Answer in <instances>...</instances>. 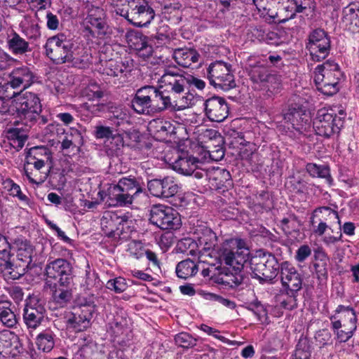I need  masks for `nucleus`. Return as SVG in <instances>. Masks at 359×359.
<instances>
[{"instance_id":"f257e3e1","label":"nucleus","mask_w":359,"mask_h":359,"mask_svg":"<svg viewBox=\"0 0 359 359\" xmlns=\"http://www.w3.org/2000/svg\"><path fill=\"white\" fill-rule=\"evenodd\" d=\"M111 4L114 12L136 27L148 25L155 16L146 0H111Z\"/></svg>"},{"instance_id":"f03ea898","label":"nucleus","mask_w":359,"mask_h":359,"mask_svg":"<svg viewBox=\"0 0 359 359\" xmlns=\"http://www.w3.org/2000/svg\"><path fill=\"white\" fill-rule=\"evenodd\" d=\"M7 97H14L13 106L17 117L26 126L31 127L41 112V100L38 95L31 92L15 93V91Z\"/></svg>"},{"instance_id":"7ed1b4c3","label":"nucleus","mask_w":359,"mask_h":359,"mask_svg":"<svg viewBox=\"0 0 359 359\" xmlns=\"http://www.w3.org/2000/svg\"><path fill=\"white\" fill-rule=\"evenodd\" d=\"M346 116V111L341 105L324 107L318 110L313 121V128L318 135L329 137L339 133Z\"/></svg>"},{"instance_id":"20e7f679","label":"nucleus","mask_w":359,"mask_h":359,"mask_svg":"<svg viewBox=\"0 0 359 359\" xmlns=\"http://www.w3.org/2000/svg\"><path fill=\"white\" fill-rule=\"evenodd\" d=\"M341 76L339 65L334 61L327 60L315 68V84L317 89L324 95H332L338 92Z\"/></svg>"},{"instance_id":"39448f33","label":"nucleus","mask_w":359,"mask_h":359,"mask_svg":"<svg viewBox=\"0 0 359 359\" xmlns=\"http://www.w3.org/2000/svg\"><path fill=\"white\" fill-rule=\"evenodd\" d=\"M249 254L250 250L245 240L231 238L223 243L219 259L234 271H240L246 262Z\"/></svg>"},{"instance_id":"423d86ee","label":"nucleus","mask_w":359,"mask_h":359,"mask_svg":"<svg viewBox=\"0 0 359 359\" xmlns=\"http://www.w3.org/2000/svg\"><path fill=\"white\" fill-rule=\"evenodd\" d=\"M46 55L57 65L70 63L73 60V43L64 34L50 37L45 44Z\"/></svg>"},{"instance_id":"0eeeda50","label":"nucleus","mask_w":359,"mask_h":359,"mask_svg":"<svg viewBox=\"0 0 359 359\" xmlns=\"http://www.w3.org/2000/svg\"><path fill=\"white\" fill-rule=\"evenodd\" d=\"M280 276L283 288L286 294L290 295L291 303L287 304L285 302H283L281 304L284 308L292 309L295 304V294L302 287V276L292 264L287 262L280 264Z\"/></svg>"},{"instance_id":"6e6552de","label":"nucleus","mask_w":359,"mask_h":359,"mask_svg":"<svg viewBox=\"0 0 359 359\" xmlns=\"http://www.w3.org/2000/svg\"><path fill=\"white\" fill-rule=\"evenodd\" d=\"M95 312L93 302L81 304V306L65 316L67 329L70 332H80L90 326L93 313Z\"/></svg>"},{"instance_id":"1a4fd4ad","label":"nucleus","mask_w":359,"mask_h":359,"mask_svg":"<svg viewBox=\"0 0 359 359\" xmlns=\"http://www.w3.org/2000/svg\"><path fill=\"white\" fill-rule=\"evenodd\" d=\"M149 220L161 229H177L181 225L178 212L172 208L162 204L151 207Z\"/></svg>"},{"instance_id":"9d476101","label":"nucleus","mask_w":359,"mask_h":359,"mask_svg":"<svg viewBox=\"0 0 359 359\" xmlns=\"http://www.w3.org/2000/svg\"><path fill=\"white\" fill-rule=\"evenodd\" d=\"M208 78L210 84L223 90L226 91L236 86L231 65L222 61H217L209 66Z\"/></svg>"},{"instance_id":"9b49d317","label":"nucleus","mask_w":359,"mask_h":359,"mask_svg":"<svg viewBox=\"0 0 359 359\" xmlns=\"http://www.w3.org/2000/svg\"><path fill=\"white\" fill-rule=\"evenodd\" d=\"M280 267L274 256L254 257L250 261L252 276L261 283L271 282L277 276Z\"/></svg>"},{"instance_id":"f8f14e48","label":"nucleus","mask_w":359,"mask_h":359,"mask_svg":"<svg viewBox=\"0 0 359 359\" xmlns=\"http://www.w3.org/2000/svg\"><path fill=\"white\" fill-rule=\"evenodd\" d=\"M46 283L50 286L53 280L58 278L60 285L68 287L72 282L71 265L65 259H57L46 265Z\"/></svg>"},{"instance_id":"ddd939ff","label":"nucleus","mask_w":359,"mask_h":359,"mask_svg":"<svg viewBox=\"0 0 359 359\" xmlns=\"http://www.w3.org/2000/svg\"><path fill=\"white\" fill-rule=\"evenodd\" d=\"M307 48L313 61H320L325 59L330 50V41L323 29L313 30L309 35Z\"/></svg>"},{"instance_id":"4468645a","label":"nucleus","mask_w":359,"mask_h":359,"mask_svg":"<svg viewBox=\"0 0 359 359\" xmlns=\"http://www.w3.org/2000/svg\"><path fill=\"white\" fill-rule=\"evenodd\" d=\"M203 163L197 158L184 154L178 156L172 163L174 170L184 175H194L197 179H201L207 175V171L202 168Z\"/></svg>"},{"instance_id":"2eb2a0df","label":"nucleus","mask_w":359,"mask_h":359,"mask_svg":"<svg viewBox=\"0 0 359 359\" xmlns=\"http://www.w3.org/2000/svg\"><path fill=\"white\" fill-rule=\"evenodd\" d=\"M193 240L199 252L203 254L202 258L212 257V253L215 250L217 243V238L215 232L206 226H198L194 229Z\"/></svg>"},{"instance_id":"dca6fc26","label":"nucleus","mask_w":359,"mask_h":359,"mask_svg":"<svg viewBox=\"0 0 359 359\" xmlns=\"http://www.w3.org/2000/svg\"><path fill=\"white\" fill-rule=\"evenodd\" d=\"M216 269L215 264H210L208 260L200 257L196 264L190 259L179 262L176 266L177 276L182 279H187L196 274L198 270H201L203 276H210L212 270Z\"/></svg>"},{"instance_id":"f3484780","label":"nucleus","mask_w":359,"mask_h":359,"mask_svg":"<svg viewBox=\"0 0 359 359\" xmlns=\"http://www.w3.org/2000/svg\"><path fill=\"white\" fill-rule=\"evenodd\" d=\"M46 309L35 298H30L23 312V320L29 329L36 330L45 319Z\"/></svg>"},{"instance_id":"a211bd4d","label":"nucleus","mask_w":359,"mask_h":359,"mask_svg":"<svg viewBox=\"0 0 359 359\" xmlns=\"http://www.w3.org/2000/svg\"><path fill=\"white\" fill-rule=\"evenodd\" d=\"M249 74L254 83H260L271 93H275L279 88L280 81L278 77L269 74L267 68L262 65L252 66Z\"/></svg>"},{"instance_id":"6ab92c4d","label":"nucleus","mask_w":359,"mask_h":359,"mask_svg":"<svg viewBox=\"0 0 359 359\" xmlns=\"http://www.w3.org/2000/svg\"><path fill=\"white\" fill-rule=\"evenodd\" d=\"M204 107L205 114L211 121L222 122L228 116L229 107L222 97L209 98L205 102Z\"/></svg>"},{"instance_id":"aec40b11","label":"nucleus","mask_w":359,"mask_h":359,"mask_svg":"<svg viewBox=\"0 0 359 359\" xmlns=\"http://www.w3.org/2000/svg\"><path fill=\"white\" fill-rule=\"evenodd\" d=\"M104 11L99 7L91 8L86 18V22L93 35L102 38L108 33L109 27L104 18Z\"/></svg>"},{"instance_id":"412c9836","label":"nucleus","mask_w":359,"mask_h":359,"mask_svg":"<svg viewBox=\"0 0 359 359\" xmlns=\"http://www.w3.org/2000/svg\"><path fill=\"white\" fill-rule=\"evenodd\" d=\"M331 329L340 328L345 325H357V316L350 306L339 305L334 313L330 316Z\"/></svg>"},{"instance_id":"4be33fe9","label":"nucleus","mask_w":359,"mask_h":359,"mask_svg":"<svg viewBox=\"0 0 359 359\" xmlns=\"http://www.w3.org/2000/svg\"><path fill=\"white\" fill-rule=\"evenodd\" d=\"M126 39L129 47L137 50L140 57H148L152 54L153 48L149 44L147 36L142 33L135 30L128 31Z\"/></svg>"},{"instance_id":"5701e85b","label":"nucleus","mask_w":359,"mask_h":359,"mask_svg":"<svg viewBox=\"0 0 359 359\" xmlns=\"http://www.w3.org/2000/svg\"><path fill=\"white\" fill-rule=\"evenodd\" d=\"M160 88L165 87L166 90L175 94H180L184 90L187 83V78L182 75L167 70L158 80Z\"/></svg>"},{"instance_id":"b1692460","label":"nucleus","mask_w":359,"mask_h":359,"mask_svg":"<svg viewBox=\"0 0 359 359\" xmlns=\"http://www.w3.org/2000/svg\"><path fill=\"white\" fill-rule=\"evenodd\" d=\"M150 86L139 88L132 100V107L138 114H149L152 112Z\"/></svg>"},{"instance_id":"393cba45","label":"nucleus","mask_w":359,"mask_h":359,"mask_svg":"<svg viewBox=\"0 0 359 359\" xmlns=\"http://www.w3.org/2000/svg\"><path fill=\"white\" fill-rule=\"evenodd\" d=\"M10 80L6 86L13 88H18L22 87L26 88L29 87L33 82L34 74L27 67L22 66L14 69L9 76Z\"/></svg>"},{"instance_id":"a878e982","label":"nucleus","mask_w":359,"mask_h":359,"mask_svg":"<svg viewBox=\"0 0 359 359\" xmlns=\"http://www.w3.org/2000/svg\"><path fill=\"white\" fill-rule=\"evenodd\" d=\"M6 42L7 49L14 55H22L31 51L29 42L13 30L7 33Z\"/></svg>"},{"instance_id":"bb28decb","label":"nucleus","mask_w":359,"mask_h":359,"mask_svg":"<svg viewBox=\"0 0 359 359\" xmlns=\"http://www.w3.org/2000/svg\"><path fill=\"white\" fill-rule=\"evenodd\" d=\"M13 248L16 250V256L19 261L27 267L32 262L34 254L33 246L29 241L23 238H17L13 243Z\"/></svg>"},{"instance_id":"cd10ccee","label":"nucleus","mask_w":359,"mask_h":359,"mask_svg":"<svg viewBox=\"0 0 359 359\" xmlns=\"http://www.w3.org/2000/svg\"><path fill=\"white\" fill-rule=\"evenodd\" d=\"M150 87L152 112L161 111L168 109L173 110V102L171 101L170 96L165 95L156 87L153 86H150Z\"/></svg>"},{"instance_id":"c85d7f7f","label":"nucleus","mask_w":359,"mask_h":359,"mask_svg":"<svg viewBox=\"0 0 359 359\" xmlns=\"http://www.w3.org/2000/svg\"><path fill=\"white\" fill-rule=\"evenodd\" d=\"M137 196L131 193L121 191L118 188L111 187L107 202L111 206H128L133 203Z\"/></svg>"},{"instance_id":"c756f323","label":"nucleus","mask_w":359,"mask_h":359,"mask_svg":"<svg viewBox=\"0 0 359 359\" xmlns=\"http://www.w3.org/2000/svg\"><path fill=\"white\" fill-rule=\"evenodd\" d=\"M199 54L191 48H180L174 52L176 62L184 67H189L192 64L198 61Z\"/></svg>"},{"instance_id":"7c9ffc66","label":"nucleus","mask_w":359,"mask_h":359,"mask_svg":"<svg viewBox=\"0 0 359 359\" xmlns=\"http://www.w3.org/2000/svg\"><path fill=\"white\" fill-rule=\"evenodd\" d=\"M284 119L290 122L294 128L302 130L306 128V126L309 124V116L302 109H292L285 114Z\"/></svg>"},{"instance_id":"2f4dec72","label":"nucleus","mask_w":359,"mask_h":359,"mask_svg":"<svg viewBox=\"0 0 359 359\" xmlns=\"http://www.w3.org/2000/svg\"><path fill=\"white\" fill-rule=\"evenodd\" d=\"M11 244L7 238L0 233V271H3L9 269L12 266L11 259L13 256L11 252Z\"/></svg>"},{"instance_id":"473e14b6","label":"nucleus","mask_w":359,"mask_h":359,"mask_svg":"<svg viewBox=\"0 0 359 359\" xmlns=\"http://www.w3.org/2000/svg\"><path fill=\"white\" fill-rule=\"evenodd\" d=\"M343 21L353 32L359 31V5L350 4L343 10Z\"/></svg>"},{"instance_id":"72a5a7b5","label":"nucleus","mask_w":359,"mask_h":359,"mask_svg":"<svg viewBox=\"0 0 359 359\" xmlns=\"http://www.w3.org/2000/svg\"><path fill=\"white\" fill-rule=\"evenodd\" d=\"M23 34L29 39H36L41 36L40 27L36 20L30 16H25L20 23Z\"/></svg>"},{"instance_id":"f704fd0d","label":"nucleus","mask_w":359,"mask_h":359,"mask_svg":"<svg viewBox=\"0 0 359 359\" xmlns=\"http://www.w3.org/2000/svg\"><path fill=\"white\" fill-rule=\"evenodd\" d=\"M113 187L118 188L121 191L131 193L136 196H138V195L142 192V188L140 184L135 178H121L119 180L118 184Z\"/></svg>"},{"instance_id":"c9c22d12","label":"nucleus","mask_w":359,"mask_h":359,"mask_svg":"<svg viewBox=\"0 0 359 359\" xmlns=\"http://www.w3.org/2000/svg\"><path fill=\"white\" fill-rule=\"evenodd\" d=\"M55 336L50 330H45L39 334L36 341L38 348L43 352H50L55 346Z\"/></svg>"},{"instance_id":"e433bc0d","label":"nucleus","mask_w":359,"mask_h":359,"mask_svg":"<svg viewBox=\"0 0 359 359\" xmlns=\"http://www.w3.org/2000/svg\"><path fill=\"white\" fill-rule=\"evenodd\" d=\"M149 130L156 135H159L163 136L172 133L174 127L170 122L157 118L149 122Z\"/></svg>"},{"instance_id":"4c0bfd02","label":"nucleus","mask_w":359,"mask_h":359,"mask_svg":"<svg viewBox=\"0 0 359 359\" xmlns=\"http://www.w3.org/2000/svg\"><path fill=\"white\" fill-rule=\"evenodd\" d=\"M73 60L70 63L78 68H86L91 63V55L83 48H78L73 50Z\"/></svg>"},{"instance_id":"58836bf2","label":"nucleus","mask_w":359,"mask_h":359,"mask_svg":"<svg viewBox=\"0 0 359 359\" xmlns=\"http://www.w3.org/2000/svg\"><path fill=\"white\" fill-rule=\"evenodd\" d=\"M127 133L114 134L105 142L108 152L111 155H118L124 146V135Z\"/></svg>"},{"instance_id":"ea45409f","label":"nucleus","mask_w":359,"mask_h":359,"mask_svg":"<svg viewBox=\"0 0 359 359\" xmlns=\"http://www.w3.org/2000/svg\"><path fill=\"white\" fill-rule=\"evenodd\" d=\"M123 68L124 65L121 62L111 59L105 61L100 70L103 74L117 76L123 72Z\"/></svg>"},{"instance_id":"a19ab883","label":"nucleus","mask_w":359,"mask_h":359,"mask_svg":"<svg viewBox=\"0 0 359 359\" xmlns=\"http://www.w3.org/2000/svg\"><path fill=\"white\" fill-rule=\"evenodd\" d=\"M312 4V0H289L286 8L290 12L287 18H294L297 13H302L306 8H311Z\"/></svg>"},{"instance_id":"79ce46f5","label":"nucleus","mask_w":359,"mask_h":359,"mask_svg":"<svg viewBox=\"0 0 359 359\" xmlns=\"http://www.w3.org/2000/svg\"><path fill=\"white\" fill-rule=\"evenodd\" d=\"M258 12L261 17L269 22L284 23L286 21L290 20V18H287L288 15H285V18H281L278 11H276L275 9H271L269 6H266L263 11L258 10Z\"/></svg>"},{"instance_id":"37998d69","label":"nucleus","mask_w":359,"mask_h":359,"mask_svg":"<svg viewBox=\"0 0 359 359\" xmlns=\"http://www.w3.org/2000/svg\"><path fill=\"white\" fill-rule=\"evenodd\" d=\"M311 347L306 339H300L296 346V348L291 359H311Z\"/></svg>"},{"instance_id":"c03bdc74","label":"nucleus","mask_w":359,"mask_h":359,"mask_svg":"<svg viewBox=\"0 0 359 359\" xmlns=\"http://www.w3.org/2000/svg\"><path fill=\"white\" fill-rule=\"evenodd\" d=\"M0 320L4 325L8 327H13L17 323L15 313L4 304H0Z\"/></svg>"},{"instance_id":"a18cd8bd","label":"nucleus","mask_w":359,"mask_h":359,"mask_svg":"<svg viewBox=\"0 0 359 359\" xmlns=\"http://www.w3.org/2000/svg\"><path fill=\"white\" fill-rule=\"evenodd\" d=\"M357 329V325H345L340 328L332 329L336 335V339L340 343L348 341Z\"/></svg>"},{"instance_id":"49530a36","label":"nucleus","mask_w":359,"mask_h":359,"mask_svg":"<svg viewBox=\"0 0 359 359\" xmlns=\"http://www.w3.org/2000/svg\"><path fill=\"white\" fill-rule=\"evenodd\" d=\"M127 252L130 256L135 259H139L144 257L146 249L144 243L140 241H131L127 245Z\"/></svg>"},{"instance_id":"de8ad7c7","label":"nucleus","mask_w":359,"mask_h":359,"mask_svg":"<svg viewBox=\"0 0 359 359\" xmlns=\"http://www.w3.org/2000/svg\"><path fill=\"white\" fill-rule=\"evenodd\" d=\"M163 194V198H169L175 196L179 190L178 184L171 177H166L161 180Z\"/></svg>"},{"instance_id":"09e8293b","label":"nucleus","mask_w":359,"mask_h":359,"mask_svg":"<svg viewBox=\"0 0 359 359\" xmlns=\"http://www.w3.org/2000/svg\"><path fill=\"white\" fill-rule=\"evenodd\" d=\"M306 169L309 175L313 177L326 178L330 176V169L325 165L308 163Z\"/></svg>"},{"instance_id":"8fccbe9b","label":"nucleus","mask_w":359,"mask_h":359,"mask_svg":"<svg viewBox=\"0 0 359 359\" xmlns=\"http://www.w3.org/2000/svg\"><path fill=\"white\" fill-rule=\"evenodd\" d=\"M120 220L118 222L119 224L123 221L122 219L118 218L116 215H111L109 214L107 216H104L101 220V224L102 226H105L107 229L105 230V234L109 237H115L116 234H118L116 233V230L114 229V220Z\"/></svg>"},{"instance_id":"3c124183","label":"nucleus","mask_w":359,"mask_h":359,"mask_svg":"<svg viewBox=\"0 0 359 359\" xmlns=\"http://www.w3.org/2000/svg\"><path fill=\"white\" fill-rule=\"evenodd\" d=\"M5 188H6L11 196L18 197L21 201L28 203V197L22 193L20 187L15 184L13 180L8 179L4 182Z\"/></svg>"},{"instance_id":"603ef678","label":"nucleus","mask_w":359,"mask_h":359,"mask_svg":"<svg viewBox=\"0 0 359 359\" xmlns=\"http://www.w3.org/2000/svg\"><path fill=\"white\" fill-rule=\"evenodd\" d=\"M50 158L48 149L45 147H36L31 148L28 152L26 159L46 161Z\"/></svg>"},{"instance_id":"864d4df0","label":"nucleus","mask_w":359,"mask_h":359,"mask_svg":"<svg viewBox=\"0 0 359 359\" xmlns=\"http://www.w3.org/2000/svg\"><path fill=\"white\" fill-rule=\"evenodd\" d=\"M237 271H235L234 273H221L219 278L221 283L231 287L238 285L241 283L242 276Z\"/></svg>"},{"instance_id":"5fc2aeb1","label":"nucleus","mask_w":359,"mask_h":359,"mask_svg":"<svg viewBox=\"0 0 359 359\" xmlns=\"http://www.w3.org/2000/svg\"><path fill=\"white\" fill-rule=\"evenodd\" d=\"M195 103V97L192 93H186L181 98L173 101V110H182L188 108Z\"/></svg>"},{"instance_id":"6e6d98bb","label":"nucleus","mask_w":359,"mask_h":359,"mask_svg":"<svg viewBox=\"0 0 359 359\" xmlns=\"http://www.w3.org/2000/svg\"><path fill=\"white\" fill-rule=\"evenodd\" d=\"M106 287L117 293H121L127 289L128 284L125 278L118 277L109 280L107 283Z\"/></svg>"},{"instance_id":"4d7b16f0","label":"nucleus","mask_w":359,"mask_h":359,"mask_svg":"<svg viewBox=\"0 0 359 359\" xmlns=\"http://www.w3.org/2000/svg\"><path fill=\"white\" fill-rule=\"evenodd\" d=\"M83 95L90 100L101 98L103 93L100 87L95 83H90L84 90Z\"/></svg>"},{"instance_id":"13d9d810","label":"nucleus","mask_w":359,"mask_h":359,"mask_svg":"<svg viewBox=\"0 0 359 359\" xmlns=\"http://www.w3.org/2000/svg\"><path fill=\"white\" fill-rule=\"evenodd\" d=\"M54 301L60 306H64L70 301L72 293L66 289H57L53 294Z\"/></svg>"},{"instance_id":"bf43d9fd","label":"nucleus","mask_w":359,"mask_h":359,"mask_svg":"<svg viewBox=\"0 0 359 359\" xmlns=\"http://www.w3.org/2000/svg\"><path fill=\"white\" fill-rule=\"evenodd\" d=\"M175 341L178 346L184 348H188L194 344V338L186 332L177 334Z\"/></svg>"},{"instance_id":"052dcab7","label":"nucleus","mask_w":359,"mask_h":359,"mask_svg":"<svg viewBox=\"0 0 359 359\" xmlns=\"http://www.w3.org/2000/svg\"><path fill=\"white\" fill-rule=\"evenodd\" d=\"M162 186L161 180L154 179L148 182V189L150 194L156 197H163Z\"/></svg>"},{"instance_id":"680f3d73","label":"nucleus","mask_w":359,"mask_h":359,"mask_svg":"<svg viewBox=\"0 0 359 359\" xmlns=\"http://www.w3.org/2000/svg\"><path fill=\"white\" fill-rule=\"evenodd\" d=\"M11 333L8 332H0V355L7 353V349L11 346Z\"/></svg>"},{"instance_id":"e2e57ef3","label":"nucleus","mask_w":359,"mask_h":359,"mask_svg":"<svg viewBox=\"0 0 359 359\" xmlns=\"http://www.w3.org/2000/svg\"><path fill=\"white\" fill-rule=\"evenodd\" d=\"M111 135H113V133L110 127L101 125L95 127V137L97 139L106 138L107 140Z\"/></svg>"},{"instance_id":"0e129e2a","label":"nucleus","mask_w":359,"mask_h":359,"mask_svg":"<svg viewBox=\"0 0 359 359\" xmlns=\"http://www.w3.org/2000/svg\"><path fill=\"white\" fill-rule=\"evenodd\" d=\"M311 255V250L307 245H301L296 252L295 259L299 262H303Z\"/></svg>"},{"instance_id":"69168bd1","label":"nucleus","mask_w":359,"mask_h":359,"mask_svg":"<svg viewBox=\"0 0 359 359\" xmlns=\"http://www.w3.org/2000/svg\"><path fill=\"white\" fill-rule=\"evenodd\" d=\"M206 298L208 299L217 301L221 304L229 309H234L236 307V304L233 302L228 299L223 298L220 296L216 295L215 294L209 293L207 294Z\"/></svg>"},{"instance_id":"338daca9","label":"nucleus","mask_w":359,"mask_h":359,"mask_svg":"<svg viewBox=\"0 0 359 359\" xmlns=\"http://www.w3.org/2000/svg\"><path fill=\"white\" fill-rule=\"evenodd\" d=\"M46 26L50 30H56L60 25V21L57 15L51 12L46 13Z\"/></svg>"},{"instance_id":"774afa93","label":"nucleus","mask_w":359,"mask_h":359,"mask_svg":"<svg viewBox=\"0 0 359 359\" xmlns=\"http://www.w3.org/2000/svg\"><path fill=\"white\" fill-rule=\"evenodd\" d=\"M159 246L163 251H167L172 245V236L170 233H165L160 238Z\"/></svg>"}]
</instances>
